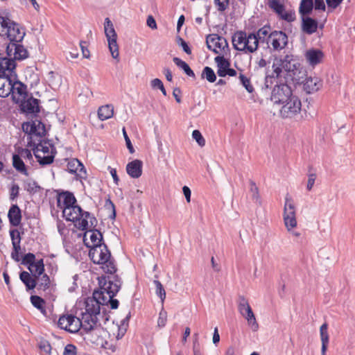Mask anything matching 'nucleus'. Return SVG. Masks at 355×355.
Wrapping results in <instances>:
<instances>
[{
  "mask_svg": "<svg viewBox=\"0 0 355 355\" xmlns=\"http://www.w3.org/2000/svg\"><path fill=\"white\" fill-rule=\"evenodd\" d=\"M100 289L94 291L92 297H87V304L94 319L96 315H100L101 305H110L111 309H115L119 306V301L113 297L119 292L121 286V281L118 275L102 276L99 279Z\"/></svg>",
  "mask_w": 355,
  "mask_h": 355,
  "instance_id": "nucleus-1",
  "label": "nucleus"
},
{
  "mask_svg": "<svg viewBox=\"0 0 355 355\" xmlns=\"http://www.w3.org/2000/svg\"><path fill=\"white\" fill-rule=\"evenodd\" d=\"M300 66V64L291 54L275 58L272 65V72L266 77L265 85L266 87H269L270 85L272 84V79L285 78L286 75L293 79V76L295 74Z\"/></svg>",
  "mask_w": 355,
  "mask_h": 355,
  "instance_id": "nucleus-2",
  "label": "nucleus"
},
{
  "mask_svg": "<svg viewBox=\"0 0 355 355\" xmlns=\"http://www.w3.org/2000/svg\"><path fill=\"white\" fill-rule=\"evenodd\" d=\"M85 305V311L81 313V318L73 315H62L58 322V327L71 333H76L80 329H91L94 324V319L91 312L87 310V304Z\"/></svg>",
  "mask_w": 355,
  "mask_h": 355,
  "instance_id": "nucleus-3",
  "label": "nucleus"
},
{
  "mask_svg": "<svg viewBox=\"0 0 355 355\" xmlns=\"http://www.w3.org/2000/svg\"><path fill=\"white\" fill-rule=\"evenodd\" d=\"M62 214L67 220L76 222L75 226L81 230L95 227L97 222L96 218L89 212L83 211L79 206L76 205L67 207V209L62 211Z\"/></svg>",
  "mask_w": 355,
  "mask_h": 355,
  "instance_id": "nucleus-4",
  "label": "nucleus"
},
{
  "mask_svg": "<svg viewBox=\"0 0 355 355\" xmlns=\"http://www.w3.org/2000/svg\"><path fill=\"white\" fill-rule=\"evenodd\" d=\"M89 257L94 263L101 265L105 273L110 274V276L114 275L116 271L115 261L105 243L92 248L89 252Z\"/></svg>",
  "mask_w": 355,
  "mask_h": 355,
  "instance_id": "nucleus-5",
  "label": "nucleus"
},
{
  "mask_svg": "<svg viewBox=\"0 0 355 355\" xmlns=\"http://www.w3.org/2000/svg\"><path fill=\"white\" fill-rule=\"evenodd\" d=\"M232 42L236 50L246 53H252L258 49L257 40L254 33L247 34L245 31H236L232 37Z\"/></svg>",
  "mask_w": 355,
  "mask_h": 355,
  "instance_id": "nucleus-6",
  "label": "nucleus"
},
{
  "mask_svg": "<svg viewBox=\"0 0 355 355\" xmlns=\"http://www.w3.org/2000/svg\"><path fill=\"white\" fill-rule=\"evenodd\" d=\"M0 34L6 36L10 42H21L25 31L21 26L7 17H0Z\"/></svg>",
  "mask_w": 355,
  "mask_h": 355,
  "instance_id": "nucleus-7",
  "label": "nucleus"
},
{
  "mask_svg": "<svg viewBox=\"0 0 355 355\" xmlns=\"http://www.w3.org/2000/svg\"><path fill=\"white\" fill-rule=\"evenodd\" d=\"M34 155L41 165L51 164L55 157V148L54 146L46 140H39L33 148Z\"/></svg>",
  "mask_w": 355,
  "mask_h": 355,
  "instance_id": "nucleus-8",
  "label": "nucleus"
},
{
  "mask_svg": "<svg viewBox=\"0 0 355 355\" xmlns=\"http://www.w3.org/2000/svg\"><path fill=\"white\" fill-rule=\"evenodd\" d=\"M283 218L288 231L292 230L297 226L295 206L289 194H287L285 197Z\"/></svg>",
  "mask_w": 355,
  "mask_h": 355,
  "instance_id": "nucleus-9",
  "label": "nucleus"
},
{
  "mask_svg": "<svg viewBox=\"0 0 355 355\" xmlns=\"http://www.w3.org/2000/svg\"><path fill=\"white\" fill-rule=\"evenodd\" d=\"M104 31L108 42V47L113 58H119V46L117 44V35L110 18L106 17L104 23Z\"/></svg>",
  "mask_w": 355,
  "mask_h": 355,
  "instance_id": "nucleus-10",
  "label": "nucleus"
},
{
  "mask_svg": "<svg viewBox=\"0 0 355 355\" xmlns=\"http://www.w3.org/2000/svg\"><path fill=\"white\" fill-rule=\"evenodd\" d=\"M282 105V107L279 112L282 118H293L300 114L302 103L301 101L296 96L293 95L289 100Z\"/></svg>",
  "mask_w": 355,
  "mask_h": 355,
  "instance_id": "nucleus-11",
  "label": "nucleus"
},
{
  "mask_svg": "<svg viewBox=\"0 0 355 355\" xmlns=\"http://www.w3.org/2000/svg\"><path fill=\"white\" fill-rule=\"evenodd\" d=\"M21 264L27 266L32 275L40 276L44 272V264L42 259L35 260V255L28 252L26 254L21 260Z\"/></svg>",
  "mask_w": 355,
  "mask_h": 355,
  "instance_id": "nucleus-12",
  "label": "nucleus"
},
{
  "mask_svg": "<svg viewBox=\"0 0 355 355\" xmlns=\"http://www.w3.org/2000/svg\"><path fill=\"white\" fill-rule=\"evenodd\" d=\"M207 48L216 54H222L228 51L229 46L226 39L217 34H210L206 38Z\"/></svg>",
  "mask_w": 355,
  "mask_h": 355,
  "instance_id": "nucleus-13",
  "label": "nucleus"
},
{
  "mask_svg": "<svg viewBox=\"0 0 355 355\" xmlns=\"http://www.w3.org/2000/svg\"><path fill=\"white\" fill-rule=\"evenodd\" d=\"M293 96L291 87L287 84L280 83L274 87L270 100L275 104H282Z\"/></svg>",
  "mask_w": 355,
  "mask_h": 355,
  "instance_id": "nucleus-14",
  "label": "nucleus"
},
{
  "mask_svg": "<svg viewBox=\"0 0 355 355\" xmlns=\"http://www.w3.org/2000/svg\"><path fill=\"white\" fill-rule=\"evenodd\" d=\"M288 44V37L283 31H272L268 37L267 42L268 48L274 51H279L284 49Z\"/></svg>",
  "mask_w": 355,
  "mask_h": 355,
  "instance_id": "nucleus-15",
  "label": "nucleus"
},
{
  "mask_svg": "<svg viewBox=\"0 0 355 355\" xmlns=\"http://www.w3.org/2000/svg\"><path fill=\"white\" fill-rule=\"evenodd\" d=\"M268 5L281 19L288 22L295 19V13L293 10L286 11L285 6L279 0H268Z\"/></svg>",
  "mask_w": 355,
  "mask_h": 355,
  "instance_id": "nucleus-16",
  "label": "nucleus"
},
{
  "mask_svg": "<svg viewBox=\"0 0 355 355\" xmlns=\"http://www.w3.org/2000/svg\"><path fill=\"white\" fill-rule=\"evenodd\" d=\"M98 315H96V318L94 320V324L92 325V328L91 329H83L87 334V338L92 343H95L96 345H102L103 344V334L105 333L104 329L101 327L98 322Z\"/></svg>",
  "mask_w": 355,
  "mask_h": 355,
  "instance_id": "nucleus-17",
  "label": "nucleus"
},
{
  "mask_svg": "<svg viewBox=\"0 0 355 355\" xmlns=\"http://www.w3.org/2000/svg\"><path fill=\"white\" fill-rule=\"evenodd\" d=\"M22 129L24 132L31 135V139L34 136L41 138L46 133L44 124L38 120L23 123Z\"/></svg>",
  "mask_w": 355,
  "mask_h": 355,
  "instance_id": "nucleus-18",
  "label": "nucleus"
},
{
  "mask_svg": "<svg viewBox=\"0 0 355 355\" xmlns=\"http://www.w3.org/2000/svg\"><path fill=\"white\" fill-rule=\"evenodd\" d=\"M10 94L14 102L19 103L28 97L26 86L19 80H13L10 86Z\"/></svg>",
  "mask_w": 355,
  "mask_h": 355,
  "instance_id": "nucleus-19",
  "label": "nucleus"
},
{
  "mask_svg": "<svg viewBox=\"0 0 355 355\" xmlns=\"http://www.w3.org/2000/svg\"><path fill=\"white\" fill-rule=\"evenodd\" d=\"M67 171L71 173H75L79 180L87 178V172L83 164L78 159H71L67 163Z\"/></svg>",
  "mask_w": 355,
  "mask_h": 355,
  "instance_id": "nucleus-20",
  "label": "nucleus"
},
{
  "mask_svg": "<svg viewBox=\"0 0 355 355\" xmlns=\"http://www.w3.org/2000/svg\"><path fill=\"white\" fill-rule=\"evenodd\" d=\"M103 235L100 231L97 230H91L87 231L84 236V242L87 247L92 249L96 245H102Z\"/></svg>",
  "mask_w": 355,
  "mask_h": 355,
  "instance_id": "nucleus-21",
  "label": "nucleus"
},
{
  "mask_svg": "<svg viewBox=\"0 0 355 355\" xmlns=\"http://www.w3.org/2000/svg\"><path fill=\"white\" fill-rule=\"evenodd\" d=\"M18 104L20 106L21 110L26 114H34L40 111L38 100L33 97H27Z\"/></svg>",
  "mask_w": 355,
  "mask_h": 355,
  "instance_id": "nucleus-22",
  "label": "nucleus"
},
{
  "mask_svg": "<svg viewBox=\"0 0 355 355\" xmlns=\"http://www.w3.org/2000/svg\"><path fill=\"white\" fill-rule=\"evenodd\" d=\"M76 202V199L73 194L68 191L60 193L57 198L58 207L62 211L67 209V207L75 205Z\"/></svg>",
  "mask_w": 355,
  "mask_h": 355,
  "instance_id": "nucleus-23",
  "label": "nucleus"
},
{
  "mask_svg": "<svg viewBox=\"0 0 355 355\" xmlns=\"http://www.w3.org/2000/svg\"><path fill=\"white\" fill-rule=\"evenodd\" d=\"M19 42H10L7 46L8 54L10 55L14 51V58L17 60H23L28 57L27 50L19 44Z\"/></svg>",
  "mask_w": 355,
  "mask_h": 355,
  "instance_id": "nucleus-24",
  "label": "nucleus"
},
{
  "mask_svg": "<svg viewBox=\"0 0 355 355\" xmlns=\"http://www.w3.org/2000/svg\"><path fill=\"white\" fill-rule=\"evenodd\" d=\"M15 68V62L6 57L0 58V75L12 77V72Z\"/></svg>",
  "mask_w": 355,
  "mask_h": 355,
  "instance_id": "nucleus-25",
  "label": "nucleus"
},
{
  "mask_svg": "<svg viewBox=\"0 0 355 355\" xmlns=\"http://www.w3.org/2000/svg\"><path fill=\"white\" fill-rule=\"evenodd\" d=\"M305 58L307 62L314 67L320 64L324 58V54L322 51L319 49H309L305 53Z\"/></svg>",
  "mask_w": 355,
  "mask_h": 355,
  "instance_id": "nucleus-26",
  "label": "nucleus"
},
{
  "mask_svg": "<svg viewBox=\"0 0 355 355\" xmlns=\"http://www.w3.org/2000/svg\"><path fill=\"white\" fill-rule=\"evenodd\" d=\"M143 163L139 159H135L126 166L127 173L132 178H138L142 174Z\"/></svg>",
  "mask_w": 355,
  "mask_h": 355,
  "instance_id": "nucleus-27",
  "label": "nucleus"
},
{
  "mask_svg": "<svg viewBox=\"0 0 355 355\" xmlns=\"http://www.w3.org/2000/svg\"><path fill=\"white\" fill-rule=\"evenodd\" d=\"M304 89L309 94L317 92L322 86L321 81L317 77L306 78L304 82Z\"/></svg>",
  "mask_w": 355,
  "mask_h": 355,
  "instance_id": "nucleus-28",
  "label": "nucleus"
},
{
  "mask_svg": "<svg viewBox=\"0 0 355 355\" xmlns=\"http://www.w3.org/2000/svg\"><path fill=\"white\" fill-rule=\"evenodd\" d=\"M10 225L18 226L21 220V210L17 205H12L8 213Z\"/></svg>",
  "mask_w": 355,
  "mask_h": 355,
  "instance_id": "nucleus-29",
  "label": "nucleus"
},
{
  "mask_svg": "<svg viewBox=\"0 0 355 355\" xmlns=\"http://www.w3.org/2000/svg\"><path fill=\"white\" fill-rule=\"evenodd\" d=\"M302 28L304 33L311 35L317 31L318 22L316 20L309 17H302Z\"/></svg>",
  "mask_w": 355,
  "mask_h": 355,
  "instance_id": "nucleus-30",
  "label": "nucleus"
},
{
  "mask_svg": "<svg viewBox=\"0 0 355 355\" xmlns=\"http://www.w3.org/2000/svg\"><path fill=\"white\" fill-rule=\"evenodd\" d=\"M12 77L0 75V96L7 97L10 94V86L12 82Z\"/></svg>",
  "mask_w": 355,
  "mask_h": 355,
  "instance_id": "nucleus-31",
  "label": "nucleus"
},
{
  "mask_svg": "<svg viewBox=\"0 0 355 355\" xmlns=\"http://www.w3.org/2000/svg\"><path fill=\"white\" fill-rule=\"evenodd\" d=\"M215 62L217 64V73L220 77H225L226 71L230 65V62L224 58L223 55H218L214 58Z\"/></svg>",
  "mask_w": 355,
  "mask_h": 355,
  "instance_id": "nucleus-32",
  "label": "nucleus"
},
{
  "mask_svg": "<svg viewBox=\"0 0 355 355\" xmlns=\"http://www.w3.org/2000/svg\"><path fill=\"white\" fill-rule=\"evenodd\" d=\"M21 281L25 284L26 290H33L36 287L37 281L35 277H32L31 275L26 272L23 271L19 275Z\"/></svg>",
  "mask_w": 355,
  "mask_h": 355,
  "instance_id": "nucleus-33",
  "label": "nucleus"
},
{
  "mask_svg": "<svg viewBox=\"0 0 355 355\" xmlns=\"http://www.w3.org/2000/svg\"><path fill=\"white\" fill-rule=\"evenodd\" d=\"M114 107L112 105L101 106L98 110V116L101 121H105L112 117Z\"/></svg>",
  "mask_w": 355,
  "mask_h": 355,
  "instance_id": "nucleus-34",
  "label": "nucleus"
},
{
  "mask_svg": "<svg viewBox=\"0 0 355 355\" xmlns=\"http://www.w3.org/2000/svg\"><path fill=\"white\" fill-rule=\"evenodd\" d=\"M12 166L20 173L28 176V172L23 159L17 154L12 155Z\"/></svg>",
  "mask_w": 355,
  "mask_h": 355,
  "instance_id": "nucleus-35",
  "label": "nucleus"
},
{
  "mask_svg": "<svg viewBox=\"0 0 355 355\" xmlns=\"http://www.w3.org/2000/svg\"><path fill=\"white\" fill-rule=\"evenodd\" d=\"M270 27L269 26H263L259 28L256 33L254 35L256 39L257 40V47L259 46V43H263L268 42V37L270 33H269Z\"/></svg>",
  "mask_w": 355,
  "mask_h": 355,
  "instance_id": "nucleus-36",
  "label": "nucleus"
},
{
  "mask_svg": "<svg viewBox=\"0 0 355 355\" xmlns=\"http://www.w3.org/2000/svg\"><path fill=\"white\" fill-rule=\"evenodd\" d=\"M313 8V0H302L300 4L299 12L302 17L311 12Z\"/></svg>",
  "mask_w": 355,
  "mask_h": 355,
  "instance_id": "nucleus-37",
  "label": "nucleus"
},
{
  "mask_svg": "<svg viewBox=\"0 0 355 355\" xmlns=\"http://www.w3.org/2000/svg\"><path fill=\"white\" fill-rule=\"evenodd\" d=\"M173 61L180 69H182L188 76L195 78L194 72L186 62L177 57L173 58Z\"/></svg>",
  "mask_w": 355,
  "mask_h": 355,
  "instance_id": "nucleus-38",
  "label": "nucleus"
},
{
  "mask_svg": "<svg viewBox=\"0 0 355 355\" xmlns=\"http://www.w3.org/2000/svg\"><path fill=\"white\" fill-rule=\"evenodd\" d=\"M238 311L241 315L252 311L248 300L243 296L239 297Z\"/></svg>",
  "mask_w": 355,
  "mask_h": 355,
  "instance_id": "nucleus-39",
  "label": "nucleus"
},
{
  "mask_svg": "<svg viewBox=\"0 0 355 355\" xmlns=\"http://www.w3.org/2000/svg\"><path fill=\"white\" fill-rule=\"evenodd\" d=\"M35 277V279H37V284L38 285V288L41 290L46 291L47 288H49L50 286V279L49 277L42 273L40 276H34Z\"/></svg>",
  "mask_w": 355,
  "mask_h": 355,
  "instance_id": "nucleus-40",
  "label": "nucleus"
},
{
  "mask_svg": "<svg viewBox=\"0 0 355 355\" xmlns=\"http://www.w3.org/2000/svg\"><path fill=\"white\" fill-rule=\"evenodd\" d=\"M38 347L42 355H58L57 352L53 354L52 352V347L49 342L46 340H41L38 343Z\"/></svg>",
  "mask_w": 355,
  "mask_h": 355,
  "instance_id": "nucleus-41",
  "label": "nucleus"
},
{
  "mask_svg": "<svg viewBox=\"0 0 355 355\" xmlns=\"http://www.w3.org/2000/svg\"><path fill=\"white\" fill-rule=\"evenodd\" d=\"M242 316L247 320L248 325L252 328L253 331H256L258 330L259 324L252 311L242 315Z\"/></svg>",
  "mask_w": 355,
  "mask_h": 355,
  "instance_id": "nucleus-42",
  "label": "nucleus"
},
{
  "mask_svg": "<svg viewBox=\"0 0 355 355\" xmlns=\"http://www.w3.org/2000/svg\"><path fill=\"white\" fill-rule=\"evenodd\" d=\"M320 335L322 343V346L324 349L325 346H328L329 344V334H328V325L327 323H324L320 328Z\"/></svg>",
  "mask_w": 355,
  "mask_h": 355,
  "instance_id": "nucleus-43",
  "label": "nucleus"
},
{
  "mask_svg": "<svg viewBox=\"0 0 355 355\" xmlns=\"http://www.w3.org/2000/svg\"><path fill=\"white\" fill-rule=\"evenodd\" d=\"M201 76L202 78L207 79L209 83H214L216 80L214 70L209 67H205L203 69Z\"/></svg>",
  "mask_w": 355,
  "mask_h": 355,
  "instance_id": "nucleus-44",
  "label": "nucleus"
},
{
  "mask_svg": "<svg viewBox=\"0 0 355 355\" xmlns=\"http://www.w3.org/2000/svg\"><path fill=\"white\" fill-rule=\"evenodd\" d=\"M9 233L12 241V248H15V246L21 247V238L19 230L17 229L10 230Z\"/></svg>",
  "mask_w": 355,
  "mask_h": 355,
  "instance_id": "nucleus-45",
  "label": "nucleus"
},
{
  "mask_svg": "<svg viewBox=\"0 0 355 355\" xmlns=\"http://www.w3.org/2000/svg\"><path fill=\"white\" fill-rule=\"evenodd\" d=\"M128 320H129V315H128L125 319H123L121 321V326H117V330H118V334L116 336L117 340L121 339L124 336V334L126 331Z\"/></svg>",
  "mask_w": 355,
  "mask_h": 355,
  "instance_id": "nucleus-46",
  "label": "nucleus"
},
{
  "mask_svg": "<svg viewBox=\"0 0 355 355\" xmlns=\"http://www.w3.org/2000/svg\"><path fill=\"white\" fill-rule=\"evenodd\" d=\"M154 284L156 287V294L159 296L162 302L163 303L166 298L165 290L159 281L154 280Z\"/></svg>",
  "mask_w": 355,
  "mask_h": 355,
  "instance_id": "nucleus-47",
  "label": "nucleus"
},
{
  "mask_svg": "<svg viewBox=\"0 0 355 355\" xmlns=\"http://www.w3.org/2000/svg\"><path fill=\"white\" fill-rule=\"evenodd\" d=\"M19 187L17 184L13 182L10 185L9 189V198L11 201H14L19 196Z\"/></svg>",
  "mask_w": 355,
  "mask_h": 355,
  "instance_id": "nucleus-48",
  "label": "nucleus"
},
{
  "mask_svg": "<svg viewBox=\"0 0 355 355\" xmlns=\"http://www.w3.org/2000/svg\"><path fill=\"white\" fill-rule=\"evenodd\" d=\"M31 302L32 304L39 310L43 311L44 300L39 296L32 295L31 297Z\"/></svg>",
  "mask_w": 355,
  "mask_h": 355,
  "instance_id": "nucleus-49",
  "label": "nucleus"
},
{
  "mask_svg": "<svg viewBox=\"0 0 355 355\" xmlns=\"http://www.w3.org/2000/svg\"><path fill=\"white\" fill-rule=\"evenodd\" d=\"M24 189L31 193H36L40 187L37 184L35 181L28 180L24 183Z\"/></svg>",
  "mask_w": 355,
  "mask_h": 355,
  "instance_id": "nucleus-50",
  "label": "nucleus"
},
{
  "mask_svg": "<svg viewBox=\"0 0 355 355\" xmlns=\"http://www.w3.org/2000/svg\"><path fill=\"white\" fill-rule=\"evenodd\" d=\"M239 79L241 81V83L243 85V86L246 89V90L251 93L253 92L254 88L252 85L250 84V80L248 78H247L245 75L241 73L239 76Z\"/></svg>",
  "mask_w": 355,
  "mask_h": 355,
  "instance_id": "nucleus-51",
  "label": "nucleus"
},
{
  "mask_svg": "<svg viewBox=\"0 0 355 355\" xmlns=\"http://www.w3.org/2000/svg\"><path fill=\"white\" fill-rule=\"evenodd\" d=\"M192 137L196 141L200 146L202 147L205 145V140L199 130H193L192 132Z\"/></svg>",
  "mask_w": 355,
  "mask_h": 355,
  "instance_id": "nucleus-52",
  "label": "nucleus"
},
{
  "mask_svg": "<svg viewBox=\"0 0 355 355\" xmlns=\"http://www.w3.org/2000/svg\"><path fill=\"white\" fill-rule=\"evenodd\" d=\"M214 3L220 12L225 11L229 6L230 0H214Z\"/></svg>",
  "mask_w": 355,
  "mask_h": 355,
  "instance_id": "nucleus-53",
  "label": "nucleus"
},
{
  "mask_svg": "<svg viewBox=\"0 0 355 355\" xmlns=\"http://www.w3.org/2000/svg\"><path fill=\"white\" fill-rule=\"evenodd\" d=\"M167 321V313L164 309H162L159 314V318L157 320L158 326L160 327H163L166 325Z\"/></svg>",
  "mask_w": 355,
  "mask_h": 355,
  "instance_id": "nucleus-54",
  "label": "nucleus"
},
{
  "mask_svg": "<svg viewBox=\"0 0 355 355\" xmlns=\"http://www.w3.org/2000/svg\"><path fill=\"white\" fill-rule=\"evenodd\" d=\"M250 192L252 193V198L253 200H255L256 201L259 200V189L257 187L256 184L253 181H250Z\"/></svg>",
  "mask_w": 355,
  "mask_h": 355,
  "instance_id": "nucleus-55",
  "label": "nucleus"
},
{
  "mask_svg": "<svg viewBox=\"0 0 355 355\" xmlns=\"http://www.w3.org/2000/svg\"><path fill=\"white\" fill-rule=\"evenodd\" d=\"M63 355H77V348L72 344H68L65 346Z\"/></svg>",
  "mask_w": 355,
  "mask_h": 355,
  "instance_id": "nucleus-56",
  "label": "nucleus"
},
{
  "mask_svg": "<svg viewBox=\"0 0 355 355\" xmlns=\"http://www.w3.org/2000/svg\"><path fill=\"white\" fill-rule=\"evenodd\" d=\"M21 159L25 160H31L33 159V155L31 151L27 148H22L19 151V154Z\"/></svg>",
  "mask_w": 355,
  "mask_h": 355,
  "instance_id": "nucleus-57",
  "label": "nucleus"
},
{
  "mask_svg": "<svg viewBox=\"0 0 355 355\" xmlns=\"http://www.w3.org/2000/svg\"><path fill=\"white\" fill-rule=\"evenodd\" d=\"M123 137L125 139L127 148H128L130 153H133L135 152V150H134V148H133V146L132 145L131 141H130L129 137L128 136V134H127V132L125 131V128H123Z\"/></svg>",
  "mask_w": 355,
  "mask_h": 355,
  "instance_id": "nucleus-58",
  "label": "nucleus"
},
{
  "mask_svg": "<svg viewBox=\"0 0 355 355\" xmlns=\"http://www.w3.org/2000/svg\"><path fill=\"white\" fill-rule=\"evenodd\" d=\"M316 179V175L314 173H311L308 175V181L306 188L309 191H311L315 184V181Z\"/></svg>",
  "mask_w": 355,
  "mask_h": 355,
  "instance_id": "nucleus-59",
  "label": "nucleus"
},
{
  "mask_svg": "<svg viewBox=\"0 0 355 355\" xmlns=\"http://www.w3.org/2000/svg\"><path fill=\"white\" fill-rule=\"evenodd\" d=\"M21 251V247H16L12 248V251L11 252V257L12 259H14L15 261L18 262L19 261V253Z\"/></svg>",
  "mask_w": 355,
  "mask_h": 355,
  "instance_id": "nucleus-60",
  "label": "nucleus"
},
{
  "mask_svg": "<svg viewBox=\"0 0 355 355\" xmlns=\"http://www.w3.org/2000/svg\"><path fill=\"white\" fill-rule=\"evenodd\" d=\"M146 24H147V26L153 30H155L157 28L155 19H154V17L152 15L148 16L147 20H146Z\"/></svg>",
  "mask_w": 355,
  "mask_h": 355,
  "instance_id": "nucleus-61",
  "label": "nucleus"
},
{
  "mask_svg": "<svg viewBox=\"0 0 355 355\" xmlns=\"http://www.w3.org/2000/svg\"><path fill=\"white\" fill-rule=\"evenodd\" d=\"M80 48L82 50V53H83V58H88L89 57V51L86 46V42H80Z\"/></svg>",
  "mask_w": 355,
  "mask_h": 355,
  "instance_id": "nucleus-62",
  "label": "nucleus"
},
{
  "mask_svg": "<svg viewBox=\"0 0 355 355\" xmlns=\"http://www.w3.org/2000/svg\"><path fill=\"white\" fill-rule=\"evenodd\" d=\"M343 0H326L328 7L333 9L336 8Z\"/></svg>",
  "mask_w": 355,
  "mask_h": 355,
  "instance_id": "nucleus-63",
  "label": "nucleus"
},
{
  "mask_svg": "<svg viewBox=\"0 0 355 355\" xmlns=\"http://www.w3.org/2000/svg\"><path fill=\"white\" fill-rule=\"evenodd\" d=\"M314 6L315 10H325V4L324 0H314Z\"/></svg>",
  "mask_w": 355,
  "mask_h": 355,
  "instance_id": "nucleus-64",
  "label": "nucleus"
}]
</instances>
